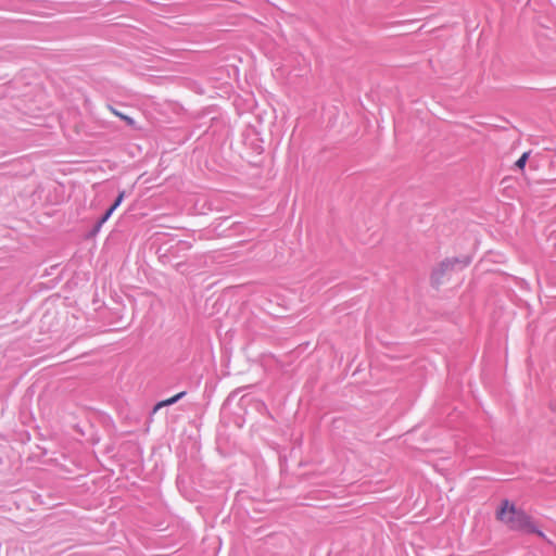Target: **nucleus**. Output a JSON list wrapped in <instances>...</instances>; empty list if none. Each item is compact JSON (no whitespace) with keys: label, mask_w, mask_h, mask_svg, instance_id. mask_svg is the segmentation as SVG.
Returning <instances> with one entry per match:
<instances>
[{"label":"nucleus","mask_w":556,"mask_h":556,"mask_svg":"<svg viewBox=\"0 0 556 556\" xmlns=\"http://www.w3.org/2000/svg\"><path fill=\"white\" fill-rule=\"evenodd\" d=\"M495 517L496 520L504 525L508 530L523 534H536L538 536L545 539V534L539 529L533 517L518 508L508 500L501 502L495 513Z\"/></svg>","instance_id":"f257e3e1"},{"label":"nucleus","mask_w":556,"mask_h":556,"mask_svg":"<svg viewBox=\"0 0 556 556\" xmlns=\"http://www.w3.org/2000/svg\"><path fill=\"white\" fill-rule=\"evenodd\" d=\"M186 395V392L182 391V392H179L177 394H175L174 396L172 397H168L166 400H163L161 402H159L154 408H153V413L157 412L161 407H164V406H168V405H172V404H175L178 400H180L181 397H184Z\"/></svg>","instance_id":"f03ea898"},{"label":"nucleus","mask_w":556,"mask_h":556,"mask_svg":"<svg viewBox=\"0 0 556 556\" xmlns=\"http://www.w3.org/2000/svg\"><path fill=\"white\" fill-rule=\"evenodd\" d=\"M186 395V392L182 391V392H179L177 394H175L174 396L172 397H168L166 400H163L161 402H159L154 408H153V413L157 412L161 407H164V406H168V405H172V404H175L178 400H180L181 397H184Z\"/></svg>","instance_id":"7ed1b4c3"},{"label":"nucleus","mask_w":556,"mask_h":556,"mask_svg":"<svg viewBox=\"0 0 556 556\" xmlns=\"http://www.w3.org/2000/svg\"><path fill=\"white\" fill-rule=\"evenodd\" d=\"M186 395V392L182 391V392H179L177 394H175L174 396L172 397H168L166 400H163L161 402H159L154 408H153V413L157 412L161 407H164V406H168V405H172V404H175L178 400H180L181 397H184Z\"/></svg>","instance_id":"20e7f679"},{"label":"nucleus","mask_w":556,"mask_h":556,"mask_svg":"<svg viewBox=\"0 0 556 556\" xmlns=\"http://www.w3.org/2000/svg\"><path fill=\"white\" fill-rule=\"evenodd\" d=\"M446 269H448V264L447 263H442L440 265V267L432 273L431 279L435 283H440L442 281V278H443V274H444V271Z\"/></svg>","instance_id":"39448f33"},{"label":"nucleus","mask_w":556,"mask_h":556,"mask_svg":"<svg viewBox=\"0 0 556 556\" xmlns=\"http://www.w3.org/2000/svg\"><path fill=\"white\" fill-rule=\"evenodd\" d=\"M110 110H111V112H112L115 116H117V117H119L121 119L125 121V122L127 123V125L132 126V127L135 126V119H134V118H131L130 116L125 115V114H123L122 112H118L117 110H115V109H113V108H111Z\"/></svg>","instance_id":"423d86ee"},{"label":"nucleus","mask_w":556,"mask_h":556,"mask_svg":"<svg viewBox=\"0 0 556 556\" xmlns=\"http://www.w3.org/2000/svg\"><path fill=\"white\" fill-rule=\"evenodd\" d=\"M529 155H530V152H525L517 161H516V167L519 168L520 170H523L525 169V166H526V163L529 159Z\"/></svg>","instance_id":"0eeeda50"},{"label":"nucleus","mask_w":556,"mask_h":556,"mask_svg":"<svg viewBox=\"0 0 556 556\" xmlns=\"http://www.w3.org/2000/svg\"><path fill=\"white\" fill-rule=\"evenodd\" d=\"M124 197H125V192L124 191L119 192L118 197L116 198L115 202L113 203V205L110 208L115 211L123 202Z\"/></svg>","instance_id":"6e6552de"},{"label":"nucleus","mask_w":556,"mask_h":556,"mask_svg":"<svg viewBox=\"0 0 556 556\" xmlns=\"http://www.w3.org/2000/svg\"><path fill=\"white\" fill-rule=\"evenodd\" d=\"M113 210L109 208L106 211V213L102 216V218L99 220L100 222V225H103L109 218L110 216L113 214Z\"/></svg>","instance_id":"1a4fd4ad"},{"label":"nucleus","mask_w":556,"mask_h":556,"mask_svg":"<svg viewBox=\"0 0 556 556\" xmlns=\"http://www.w3.org/2000/svg\"><path fill=\"white\" fill-rule=\"evenodd\" d=\"M102 227V225H100V222L94 226V229H93V233H97L100 228Z\"/></svg>","instance_id":"9d476101"}]
</instances>
